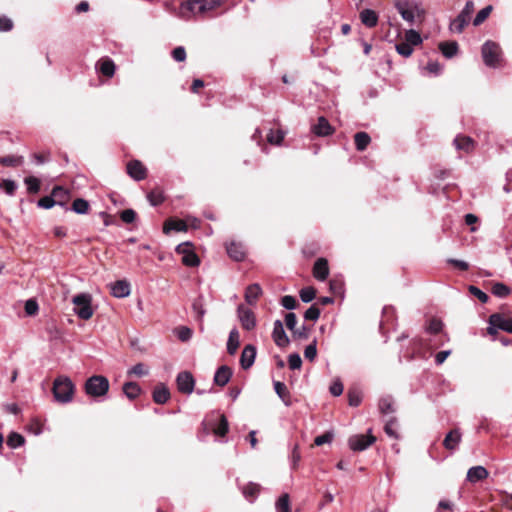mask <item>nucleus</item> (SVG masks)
<instances>
[{
    "instance_id": "obj_1",
    "label": "nucleus",
    "mask_w": 512,
    "mask_h": 512,
    "mask_svg": "<svg viewBox=\"0 0 512 512\" xmlns=\"http://www.w3.org/2000/svg\"><path fill=\"white\" fill-rule=\"evenodd\" d=\"M74 388V384L68 377L60 376L54 380L52 391L56 401L68 403L73 399Z\"/></svg>"
},
{
    "instance_id": "obj_2",
    "label": "nucleus",
    "mask_w": 512,
    "mask_h": 512,
    "mask_svg": "<svg viewBox=\"0 0 512 512\" xmlns=\"http://www.w3.org/2000/svg\"><path fill=\"white\" fill-rule=\"evenodd\" d=\"M74 313L83 320L90 319L94 314L92 308V296L88 293H80L73 297Z\"/></svg>"
},
{
    "instance_id": "obj_3",
    "label": "nucleus",
    "mask_w": 512,
    "mask_h": 512,
    "mask_svg": "<svg viewBox=\"0 0 512 512\" xmlns=\"http://www.w3.org/2000/svg\"><path fill=\"white\" fill-rule=\"evenodd\" d=\"M109 381L105 376L94 375L85 382V392L91 397L105 396L109 391Z\"/></svg>"
},
{
    "instance_id": "obj_4",
    "label": "nucleus",
    "mask_w": 512,
    "mask_h": 512,
    "mask_svg": "<svg viewBox=\"0 0 512 512\" xmlns=\"http://www.w3.org/2000/svg\"><path fill=\"white\" fill-rule=\"evenodd\" d=\"M482 58L486 66L496 68L502 60V51L500 46L493 42L487 41L482 46Z\"/></svg>"
},
{
    "instance_id": "obj_5",
    "label": "nucleus",
    "mask_w": 512,
    "mask_h": 512,
    "mask_svg": "<svg viewBox=\"0 0 512 512\" xmlns=\"http://www.w3.org/2000/svg\"><path fill=\"white\" fill-rule=\"evenodd\" d=\"M473 11V1H467L460 14L450 23V31L453 33H462L464 28L468 25Z\"/></svg>"
},
{
    "instance_id": "obj_6",
    "label": "nucleus",
    "mask_w": 512,
    "mask_h": 512,
    "mask_svg": "<svg viewBox=\"0 0 512 512\" xmlns=\"http://www.w3.org/2000/svg\"><path fill=\"white\" fill-rule=\"evenodd\" d=\"M396 9L401 17L411 25L415 22L416 17H422L425 14L424 9L416 3L399 2L396 4Z\"/></svg>"
},
{
    "instance_id": "obj_7",
    "label": "nucleus",
    "mask_w": 512,
    "mask_h": 512,
    "mask_svg": "<svg viewBox=\"0 0 512 512\" xmlns=\"http://www.w3.org/2000/svg\"><path fill=\"white\" fill-rule=\"evenodd\" d=\"M199 0H186L182 2L175 12V15L183 20H190L192 18L203 16Z\"/></svg>"
},
{
    "instance_id": "obj_8",
    "label": "nucleus",
    "mask_w": 512,
    "mask_h": 512,
    "mask_svg": "<svg viewBox=\"0 0 512 512\" xmlns=\"http://www.w3.org/2000/svg\"><path fill=\"white\" fill-rule=\"evenodd\" d=\"M376 441V438L372 434H360L354 435L349 438V447L353 451H363L367 449L370 445H372Z\"/></svg>"
},
{
    "instance_id": "obj_9",
    "label": "nucleus",
    "mask_w": 512,
    "mask_h": 512,
    "mask_svg": "<svg viewBox=\"0 0 512 512\" xmlns=\"http://www.w3.org/2000/svg\"><path fill=\"white\" fill-rule=\"evenodd\" d=\"M177 388L181 393L191 394L194 390L195 380L188 371L180 372L176 378Z\"/></svg>"
},
{
    "instance_id": "obj_10",
    "label": "nucleus",
    "mask_w": 512,
    "mask_h": 512,
    "mask_svg": "<svg viewBox=\"0 0 512 512\" xmlns=\"http://www.w3.org/2000/svg\"><path fill=\"white\" fill-rule=\"evenodd\" d=\"M239 321L244 329L250 331L256 326V318L252 310L246 308L244 305H239L237 308Z\"/></svg>"
},
{
    "instance_id": "obj_11",
    "label": "nucleus",
    "mask_w": 512,
    "mask_h": 512,
    "mask_svg": "<svg viewBox=\"0 0 512 512\" xmlns=\"http://www.w3.org/2000/svg\"><path fill=\"white\" fill-rule=\"evenodd\" d=\"M311 131L318 137H325L333 134L334 128L325 117L321 116L317 119V123L311 127Z\"/></svg>"
},
{
    "instance_id": "obj_12",
    "label": "nucleus",
    "mask_w": 512,
    "mask_h": 512,
    "mask_svg": "<svg viewBox=\"0 0 512 512\" xmlns=\"http://www.w3.org/2000/svg\"><path fill=\"white\" fill-rule=\"evenodd\" d=\"M256 358V347L254 345L248 344L244 347L240 357V365L244 370L249 369L255 361Z\"/></svg>"
},
{
    "instance_id": "obj_13",
    "label": "nucleus",
    "mask_w": 512,
    "mask_h": 512,
    "mask_svg": "<svg viewBox=\"0 0 512 512\" xmlns=\"http://www.w3.org/2000/svg\"><path fill=\"white\" fill-rule=\"evenodd\" d=\"M272 337L275 344L279 347H285L289 343V338L287 337L283 324L280 320H276L274 322Z\"/></svg>"
},
{
    "instance_id": "obj_14",
    "label": "nucleus",
    "mask_w": 512,
    "mask_h": 512,
    "mask_svg": "<svg viewBox=\"0 0 512 512\" xmlns=\"http://www.w3.org/2000/svg\"><path fill=\"white\" fill-rule=\"evenodd\" d=\"M489 324L496 326V328L512 333V318L505 317L501 314H492L489 318Z\"/></svg>"
},
{
    "instance_id": "obj_15",
    "label": "nucleus",
    "mask_w": 512,
    "mask_h": 512,
    "mask_svg": "<svg viewBox=\"0 0 512 512\" xmlns=\"http://www.w3.org/2000/svg\"><path fill=\"white\" fill-rule=\"evenodd\" d=\"M127 173L134 180L140 181L146 177V168L140 161L133 160L127 164Z\"/></svg>"
},
{
    "instance_id": "obj_16",
    "label": "nucleus",
    "mask_w": 512,
    "mask_h": 512,
    "mask_svg": "<svg viewBox=\"0 0 512 512\" xmlns=\"http://www.w3.org/2000/svg\"><path fill=\"white\" fill-rule=\"evenodd\" d=\"M130 292V285L125 280H119L111 284V294L116 298L127 297Z\"/></svg>"
},
{
    "instance_id": "obj_17",
    "label": "nucleus",
    "mask_w": 512,
    "mask_h": 512,
    "mask_svg": "<svg viewBox=\"0 0 512 512\" xmlns=\"http://www.w3.org/2000/svg\"><path fill=\"white\" fill-rule=\"evenodd\" d=\"M96 69L104 76L111 78L115 73V64L109 58H101L96 63Z\"/></svg>"
},
{
    "instance_id": "obj_18",
    "label": "nucleus",
    "mask_w": 512,
    "mask_h": 512,
    "mask_svg": "<svg viewBox=\"0 0 512 512\" xmlns=\"http://www.w3.org/2000/svg\"><path fill=\"white\" fill-rule=\"evenodd\" d=\"M329 274L328 262L324 258L318 259L313 267V275L316 279L324 281Z\"/></svg>"
},
{
    "instance_id": "obj_19",
    "label": "nucleus",
    "mask_w": 512,
    "mask_h": 512,
    "mask_svg": "<svg viewBox=\"0 0 512 512\" xmlns=\"http://www.w3.org/2000/svg\"><path fill=\"white\" fill-rule=\"evenodd\" d=\"M489 472L483 466H474L471 467L467 472V480L471 483H476L478 481L484 480L488 477Z\"/></svg>"
},
{
    "instance_id": "obj_20",
    "label": "nucleus",
    "mask_w": 512,
    "mask_h": 512,
    "mask_svg": "<svg viewBox=\"0 0 512 512\" xmlns=\"http://www.w3.org/2000/svg\"><path fill=\"white\" fill-rule=\"evenodd\" d=\"M232 376V370L228 366H221L217 369L215 375H214V383L218 386H225Z\"/></svg>"
},
{
    "instance_id": "obj_21",
    "label": "nucleus",
    "mask_w": 512,
    "mask_h": 512,
    "mask_svg": "<svg viewBox=\"0 0 512 512\" xmlns=\"http://www.w3.org/2000/svg\"><path fill=\"white\" fill-rule=\"evenodd\" d=\"M461 433L458 429L451 430L445 437L443 441V445L448 450H455L460 441H461Z\"/></svg>"
},
{
    "instance_id": "obj_22",
    "label": "nucleus",
    "mask_w": 512,
    "mask_h": 512,
    "mask_svg": "<svg viewBox=\"0 0 512 512\" xmlns=\"http://www.w3.org/2000/svg\"><path fill=\"white\" fill-rule=\"evenodd\" d=\"M261 294L262 289L260 285L257 283L251 284L246 288L245 301L250 305H254Z\"/></svg>"
},
{
    "instance_id": "obj_23",
    "label": "nucleus",
    "mask_w": 512,
    "mask_h": 512,
    "mask_svg": "<svg viewBox=\"0 0 512 512\" xmlns=\"http://www.w3.org/2000/svg\"><path fill=\"white\" fill-rule=\"evenodd\" d=\"M360 19L365 26L373 28L378 23V14L372 9H364L360 12Z\"/></svg>"
},
{
    "instance_id": "obj_24",
    "label": "nucleus",
    "mask_w": 512,
    "mask_h": 512,
    "mask_svg": "<svg viewBox=\"0 0 512 512\" xmlns=\"http://www.w3.org/2000/svg\"><path fill=\"white\" fill-rule=\"evenodd\" d=\"M240 346V334L236 328H233L228 337L227 341V352L230 355H234Z\"/></svg>"
},
{
    "instance_id": "obj_25",
    "label": "nucleus",
    "mask_w": 512,
    "mask_h": 512,
    "mask_svg": "<svg viewBox=\"0 0 512 512\" xmlns=\"http://www.w3.org/2000/svg\"><path fill=\"white\" fill-rule=\"evenodd\" d=\"M226 249L228 255L236 261H241L245 257L244 247L240 243L231 242L230 244L227 245Z\"/></svg>"
},
{
    "instance_id": "obj_26",
    "label": "nucleus",
    "mask_w": 512,
    "mask_h": 512,
    "mask_svg": "<svg viewBox=\"0 0 512 512\" xmlns=\"http://www.w3.org/2000/svg\"><path fill=\"white\" fill-rule=\"evenodd\" d=\"M187 230V224L184 220L180 219H169L165 222L163 231L164 233H169L170 231H186Z\"/></svg>"
},
{
    "instance_id": "obj_27",
    "label": "nucleus",
    "mask_w": 512,
    "mask_h": 512,
    "mask_svg": "<svg viewBox=\"0 0 512 512\" xmlns=\"http://www.w3.org/2000/svg\"><path fill=\"white\" fill-rule=\"evenodd\" d=\"M170 398V392L164 385H158L153 391V400L157 404H164Z\"/></svg>"
},
{
    "instance_id": "obj_28",
    "label": "nucleus",
    "mask_w": 512,
    "mask_h": 512,
    "mask_svg": "<svg viewBox=\"0 0 512 512\" xmlns=\"http://www.w3.org/2000/svg\"><path fill=\"white\" fill-rule=\"evenodd\" d=\"M456 149L470 152L474 149V141L468 136H457L454 139Z\"/></svg>"
},
{
    "instance_id": "obj_29",
    "label": "nucleus",
    "mask_w": 512,
    "mask_h": 512,
    "mask_svg": "<svg viewBox=\"0 0 512 512\" xmlns=\"http://www.w3.org/2000/svg\"><path fill=\"white\" fill-rule=\"evenodd\" d=\"M274 390L276 394L281 398L285 405L289 406L291 404V395L286 387V385L280 381L274 382Z\"/></svg>"
},
{
    "instance_id": "obj_30",
    "label": "nucleus",
    "mask_w": 512,
    "mask_h": 512,
    "mask_svg": "<svg viewBox=\"0 0 512 512\" xmlns=\"http://www.w3.org/2000/svg\"><path fill=\"white\" fill-rule=\"evenodd\" d=\"M355 146L358 151H364L369 145L371 138L366 132H358L354 136Z\"/></svg>"
},
{
    "instance_id": "obj_31",
    "label": "nucleus",
    "mask_w": 512,
    "mask_h": 512,
    "mask_svg": "<svg viewBox=\"0 0 512 512\" xmlns=\"http://www.w3.org/2000/svg\"><path fill=\"white\" fill-rule=\"evenodd\" d=\"M123 392L129 399L133 400L139 396L141 388L135 382H127L123 385Z\"/></svg>"
},
{
    "instance_id": "obj_32",
    "label": "nucleus",
    "mask_w": 512,
    "mask_h": 512,
    "mask_svg": "<svg viewBox=\"0 0 512 512\" xmlns=\"http://www.w3.org/2000/svg\"><path fill=\"white\" fill-rule=\"evenodd\" d=\"M439 49L441 50L442 54L447 57L451 58L454 55H456L458 51V44L454 41L452 42H442L439 44Z\"/></svg>"
},
{
    "instance_id": "obj_33",
    "label": "nucleus",
    "mask_w": 512,
    "mask_h": 512,
    "mask_svg": "<svg viewBox=\"0 0 512 512\" xmlns=\"http://www.w3.org/2000/svg\"><path fill=\"white\" fill-rule=\"evenodd\" d=\"M225 0H199L200 6L198 10L201 9L203 15L206 13L218 8L224 3Z\"/></svg>"
},
{
    "instance_id": "obj_34",
    "label": "nucleus",
    "mask_w": 512,
    "mask_h": 512,
    "mask_svg": "<svg viewBox=\"0 0 512 512\" xmlns=\"http://www.w3.org/2000/svg\"><path fill=\"white\" fill-rule=\"evenodd\" d=\"M404 41L409 43L412 47H415L419 46L423 40L416 30L410 29L405 32Z\"/></svg>"
},
{
    "instance_id": "obj_35",
    "label": "nucleus",
    "mask_w": 512,
    "mask_h": 512,
    "mask_svg": "<svg viewBox=\"0 0 512 512\" xmlns=\"http://www.w3.org/2000/svg\"><path fill=\"white\" fill-rule=\"evenodd\" d=\"M51 195L56 200V203L59 205H65L69 198L68 191L60 186L55 187Z\"/></svg>"
},
{
    "instance_id": "obj_36",
    "label": "nucleus",
    "mask_w": 512,
    "mask_h": 512,
    "mask_svg": "<svg viewBox=\"0 0 512 512\" xmlns=\"http://www.w3.org/2000/svg\"><path fill=\"white\" fill-rule=\"evenodd\" d=\"M192 309L194 313L196 314V317L199 321H202L204 315H205V309H204V299L203 296L197 297L193 303H192Z\"/></svg>"
},
{
    "instance_id": "obj_37",
    "label": "nucleus",
    "mask_w": 512,
    "mask_h": 512,
    "mask_svg": "<svg viewBox=\"0 0 512 512\" xmlns=\"http://www.w3.org/2000/svg\"><path fill=\"white\" fill-rule=\"evenodd\" d=\"M260 492V485L256 483H248L243 487L244 496L252 501Z\"/></svg>"
},
{
    "instance_id": "obj_38",
    "label": "nucleus",
    "mask_w": 512,
    "mask_h": 512,
    "mask_svg": "<svg viewBox=\"0 0 512 512\" xmlns=\"http://www.w3.org/2000/svg\"><path fill=\"white\" fill-rule=\"evenodd\" d=\"M276 512H290V499L287 493L281 495L277 500Z\"/></svg>"
},
{
    "instance_id": "obj_39",
    "label": "nucleus",
    "mask_w": 512,
    "mask_h": 512,
    "mask_svg": "<svg viewBox=\"0 0 512 512\" xmlns=\"http://www.w3.org/2000/svg\"><path fill=\"white\" fill-rule=\"evenodd\" d=\"M492 293L500 298H505L511 293V289L503 283H495L492 287Z\"/></svg>"
},
{
    "instance_id": "obj_40",
    "label": "nucleus",
    "mask_w": 512,
    "mask_h": 512,
    "mask_svg": "<svg viewBox=\"0 0 512 512\" xmlns=\"http://www.w3.org/2000/svg\"><path fill=\"white\" fill-rule=\"evenodd\" d=\"M72 210L78 214H86L89 210V203L82 198L75 199Z\"/></svg>"
},
{
    "instance_id": "obj_41",
    "label": "nucleus",
    "mask_w": 512,
    "mask_h": 512,
    "mask_svg": "<svg viewBox=\"0 0 512 512\" xmlns=\"http://www.w3.org/2000/svg\"><path fill=\"white\" fill-rule=\"evenodd\" d=\"M395 49L398 54H400L401 56H403L405 58L410 57L413 53V47L406 41L396 44Z\"/></svg>"
},
{
    "instance_id": "obj_42",
    "label": "nucleus",
    "mask_w": 512,
    "mask_h": 512,
    "mask_svg": "<svg viewBox=\"0 0 512 512\" xmlns=\"http://www.w3.org/2000/svg\"><path fill=\"white\" fill-rule=\"evenodd\" d=\"M29 193H37L40 190V181L34 176H29L24 179Z\"/></svg>"
},
{
    "instance_id": "obj_43",
    "label": "nucleus",
    "mask_w": 512,
    "mask_h": 512,
    "mask_svg": "<svg viewBox=\"0 0 512 512\" xmlns=\"http://www.w3.org/2000/svg\"><path fill=\"white\" fill-rule=\"evenodd\" d=\"M492 6L491 5H488L486 6L485 8L481 9L476 17L474 18V21H473V24L475 26H478L480 25L481 23H483L487 18L488 16L490 15L491 11H492Z\"/></svg>"
},
{
    "instance_id": "obj_44",
    "label": "nucleus",
    "mask_w": 512,
    "mask_h": 512,
    "mask_svg": "<svg viewBox=\"0 0 512 512\" xmlns=\"http://www.w3.org/2000/svg\"><path fill=\"white\" fill-rule=\"evenodd\" d=\"M398 423L396 418H391L385 424L384 430L386 434L393 438H398L397 434Z\"/></svg>"
},
{
    "instance_id": "obj_45",
    "label": "nucleus",
    "mask_w": 512,
    "mask_h": 512,
    "mask_svg": "<svg viewBox=\"0 0 512 512\" xmlns=\"http://www.w3.org/2000/svg\"><path fill=\"white\" fill-rule=\"evenodd\" d=\"M24 437L18 433H11L9 436H8V439H7V444L8 446H10L11 448H17V447H20L21 445L24 444Z\"/></svg>"
},
{
    "instance_id": "obj_46",
    "label": "nucleus",
    "mask_w": 512,
    "mask_h": 512,
    "mask_svg": "<svg viewBox=\"0 0 512 512\" xmlns=\"http://www.w3.org/2000/svg\"><path fill=\"white\" fill-rule=\"evenodd\" d=\"M23 163L22 156H5L0 158V164L3 166H18Z\"/></svg>"
},
{
    "instance_id": "obj_47",
    "label": "nucleus",
    "mask_w": 512,
    "mask_h": 512,
    "mask_svg": "<svg viewBox=\"0 0 512 512\" xmlns=\"http://www.w3.org/2000/svg\"><path fill=\"white\" fill-rule=\"evenodd\" d=\"M178 339L182 342H186L192 337V330L187 326H181L175 330Z\"/></svg>"
},
{
    "instance_id": "obj_48",
    "label": "nucleus",
    "mask_w": 512,
    "mask_h": 512,
    "mask_svg": "<svg viewBox=\"0 0 512 512\" xmlns=\"http://www.w3.org/2000/svg\"><path fill=\"white\" fill-rule=\"evenodd\" d=\"M182 263L188 267H196L200 264L199 257L192 251L182 257Z\"/></svg>"
},
{
    "instance_id": "obj_49",
    "label": "nucleus",
    "mask_w": 512,
    "mask_h": 512,
    "mask_svg": "<svg viewBox=\"0 0 512 512\" xmlns=\"http://www.w3.org/2000/svg\"><path fill=\"white\" fill-rule=\"evenodd\" d=\"M316 296V291L313 287H305L300 290V298L304 303L311 302Z\"/></svg>"
},
{
    "instance_id": "obj_50",
    "label": "nucleus",
    "mask_w": 512,
    "mask_h": 512,
    "mask_svg": "<svg viewBox=\"0 0 512 512\" xmlns=\"http://www.w3.org/2000/svg\"><path fill=\"white\" fill-rule=\"evenodd\" d=\"M379 409H380L381 413H383V414H388V413L394 412L393 402H392L391 398L385 397V398L380 399Z\"/></svg>"
},
{
    "instance_id": "obj_51",
    "label": "nucleus",
    "mask_w": 512,
    "mask_h": 512,
    "mask_svg": "<svg viewBox=\"0 0 512 512\" xmlns=\"http://www.w3.org/2000/svg\"><path fill=\"white\" fill-rule=\"evenodd\" d=\"M228 432V421L224 415L220 416V422L217 427L214 428V433L217 436H225Z\"/></svg>"
},
{
    "instance_id": "obj_52",
    "label": "nucleus",
    "mask_w": 512,
    "mask_h": 512,
    "mask_svg": "<svg viewBox=\"0 0 512 512\" xmlns=\"http://www.w3.org/2000/svg\"><path fill=\"white\" fill-rule=\"evenodd\" d=\"M284 139V133L281 130H271L267 136V140L271 144L279 145Z\"/></svg>"
},
{
    "instance_id": "obj_53",
    "label": "nucleus",
    "mask_w": 512,
    "mask_h": 512,
    "mask_svg": "<svg viewBox=\"0 0 512 512\" xmlns=\"http://www.w3.org/2000/svg\"><path fill=\"white\" fill-rule=\"evenodd\" d=\"M0 189H4L6 194L12 196V195H14V193L17 189V184L13 180L5 179L0 183Z\"/></svg>"
},
{
    "instance_id": "obj_54",
    "label": "nucleus",
    "mask_w": 512,
    "mask_h": 512,
    "mask_svg": "<svg viewBox=\"0 0 512 512\" xmlns=\"http://www.w3.org/2000/svg\"><path fill=\"white\" fill-rule=\"evenodd\" d=\"M289 368L292 370L300 369L302 366V359L298 353H293L288 356Z\"/></svg>"
},
{
    "instance_id": "obj_55",
    "label": "nucleus",
    "mask_w": 512,
    "mask_h": 512,
    "mask_svg": "<svg viewBox=\"0 0 512 512\" xmlns=\"http://www.w3.org/2000/svg\"><path fill=\"white\" fill-rule=\"evenodd\" d=\"M304 356L309 361H314V359L317 356L316 340H314L311 344L306 346L304 350Z\"/></svg>"
},
{
    "instance_id": "obj_56",
    "label": "nucleus",
    "mask_w": 512,
    "mask_h": 512,
    "mask_svg": "<svg viewBox=\"0 0 512 512\" xmlns=\"http://www.w3.org/2000/svg\"><path fill=\"white\" fill-rule=\"evenodd\" d=\"M319 316H320V309L315 305L310 306L304 314V318L306 320H311V321H316L319 318Z\"/></svg>"
},
{
    "instance_id": "obj_57",
    "label": "nucleus",
    "mask_w": 512,
    "mask_h": 512,
    "mask_svg": "<svg viewBox=\"0 0 512 512\" xmlns=\"http://www.w3.org/2000/svg\"><path fill=\"white\" fill-rule=\"evenodd\" d=\"M25 313L29 316H33L38 312L39 306L34 299H29L25 302Z\"/></svg>"
},
{
    "instance_id": "obj_58",
    "label": "nucleus",
    "mask_w": 512,
    "mask_h": 512,
    "mask_svg": "<svg viewBox=\"0 0 512 512\" xmlns=\"http://www.w3.org/2000/svg\"><path fill=\"white\" fill-rule=\"evenodd\" d=\"M361 395L357 390H349L348 401L350 406H358L361 403Z\"/></svg>"
},
{
    "instance_id": "obj_59",
    "label": "nucleus",
    "mask_w": 512,
    "mask_h": 512,
    "mask_svg": "<svg viewBox=\"0 0 512 512\" xmlns=\"http://www.w3.org/2000/svg\"><path fill=\"white\" fill-rule=\"evenodd\" d=\"M120 218L125 223H132L136 219V212L133 209H125L121 212Z\"/></svg>"
},
{
    "instance_id": "obj_60",
    "label": "nucleus",
    "mask_w": 512,
    "mask_h": 512,
    "mask_svg": "<svg viewBox=\"0 0 512 512\" xmlns=\"http://www.w3.org/2000/svg\"><path fill=\"white\" fill-rule=\"evenodd\" d=\"M172 57L175 61L183 62L186 59V51L182 46H178L172 51Z\"/></svg>"
},
{
    "instance_id": "obj_61",
    "label": "nucleus",
    "mask_w": 512,
    "mask_h": 512,
    "mask_svg": "<svg viewBox=\"0 0 512 512\" xmlns=\"http://www.w3.org/2000/svg\"><path fill=\"white\" fill-rule=\"evenodd\" d=\"M333 439V434L331 432H326L322 435H319L315 438L314 444L317 446H321L326 443H330Z\"/></svg>"
},
{
    "instance_id": "obj_62",
    "label": "nucleus",
    "mask_w": 512,
    "mask_h": 512,
    "mask_svg": "<svg viewBox=\"0 0 512 512\" xmlns=\"http://www.w3.org/2000/svg\"><path fill=\"white\" fill-rule=\"evenodd\" d=\"M281 304L284 308L292 310L296 308V299L293 296L286 295L281 299Z\"/></svg>"
},
{
    "instance_id": "obj_63",
    "label": "nucleus",
    "mask_w": 512,
    "mask_h": 512,
    "mask_svg": "<svg viewBox=\"0 0 512 512\" xmlns=\"http://www.w3.org/2000/svg\"><path fill=\"white\" fill-rule=\"evenodd\" d=\"M442 329V322L439 319H431L427 326V331L430 333H438Z\"/></svg>"
},
{
    "instance_id": "obj_64",
    "label": "nucleus",
    "mask_w": 512,
    "mask_h": 512,
    "mask_svg": "<svg viewBox=\"0 0 512 512\" xmlns=\"http://www.w3.org/2000/svg\"><path fill=\"white\" fill-rule=\"evenodd\" d=\"M56 200L53 196H45L38 201V205L42 208L49 209L56 205Z\"/></svg>"
}]
</instances>
